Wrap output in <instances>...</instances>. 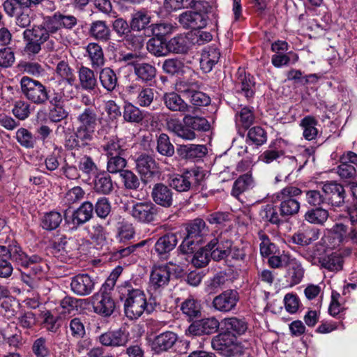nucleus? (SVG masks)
Returning a JSON list of instances; mask_svg holds the SVG:
<instances>
[{
	"label": "nucleus",
	"mask_w": 357,
	"mask_h": 357,
	"mask_svg": "<svg viewBox=\"0 0 357 357\" xmlns=\"http://www.w3.org/2000/svg\"><path fill=\"white\" fill-rule=\"evenodd\" d=\"M134 74L144 83L151 82L156 76L157 70L149 63H133Z\"/></svg>",
	"instance_id": "nucleus-32"
},
{
	"label": "nucleus",
	"mask_w": 357,
	"mask_h": 357,
	"mask_svg": "<svg viewBox=\"0 0 357 357\" xmlns=\"http://www.w3.org/2000/svg\"><path fill=\"white\" fill-rule=\"evenodd\" d=\"M157 151L162 155L172 157L175 153L174 146L171 143L169 136L161 133L157 138Z\"/></svg>",
	"instance_id": "nucleus-50"
},
{
	"label": "nucleus",
	"mask_w": 357,
	"mask_h": 357,
	"mask_svg": "<svg viewBox=\"0 0 357 357\" xmlns=\"http://www.w3.org/2000/svg\"><path fill=\"white\" fill-rule=\"evenodd\" d=\"M162 100L166 107L172 112H179L184 114L190 112L192 109V107L188 105L176 92L165 93Z\"/></svg>",
	"instance_id": "nucleus-26"
},
{
	"label": "nucleus",
	"mask_w": 357,
	"mask_h": 357,
	"mask_svg": "<svg viewBox=\"0 0 357 357\" xmlns=\"http://www.w3.org/2000/svg\"><path fill=\"white\" fill-rule=\"evenodd\" d=\"M99 80L102 88L107 92L114 91L119 86L116 73L109 67L101 69L99 73Z\"/></svg>",
	"instance_id": "nucleus-31"
},
{
	"label": "nucleus",
	"mask_w": 357,
	"mask_h": 357,
	"mask_svg": "<svg viewBox=\"0 0 357 357\" xmlns=\"http://www.w3.org/2000/svg\"><path fill=\"white\" fill-rule=\"evenodd\" d=\"M119 292L120 298L124 299V312L129 319H137L146 312V295L143 291L126 282L119 287Z\"/></svg>",
	"instance_id": "nucleus-2"
},
{
	"label": "nucleus",
	"mask_w": 357,
	"mask_h": 357,
	"mask_svg": "<svg viewBox=\"0 0 357 357\" xmlns=\"http://www.w3.org/2000/svg\"><path fill=\"white\" fill-rule=\"evenodd\" d=\"M98 121V116L96 108L85 107L77 117L78 126L76 129L93 141Z\"/></svg>",
	"instance_id": "nucleus-9"
},
{
	"label": "nucleus",
	"mask_w": 357,
	"mask_h": 357,
	"mask_svg": "<svg viewBox=\"0 0 357 357\" xmlns=\"http://www.w3.org/2000/svg\"><path fill=\"white\" fill-rule=\"evenodd\" d=\"M130 334L125 328L108 331L98 337L100 343L105 347H126L129 342Z\"/></svg>",
	"instance_id": "nucleus-15"
},
{
	"label": "nucleus",
	"mask_w": 357,
	"mask_h": 357,
	"mask_svg": "<svg viewBox=\"0 0 357 357\" xmlns=\"http://www.w3.org/2000/svg\"><path fill=\"white\" fill-rule=\"evenodd\" d=\"M153 203L157 206L170 208L174 204V192L172 188L162 183L155 184L151 193Z\"/></svg>",
	"instance_id": "nucleus-16"
},
{
	"label": "nucleus",
	"mask_w": 357,
	"mask_h": 357,
	"mask_svg": "<svg viewBox=\"0 0 357 357\" xmlns=\"http://www.w3.org/2000/svg\"><path fill=\"white\" fill-rule=\"evenodd\" d=\"M171 271L168 266H159L153 268L150 275V287L158 291L165 287L169 282Z\"/></svg>",
	"instance_id": "nucleus-20"
},
{
	"label": "nucleus",
	"mask_w": 357,
	"mask_h": 357,
	"mask_svg": "<svg viewBox=\"0 0 357 357\" xmlns=\"http://www.w3.org/2000/svg\"><path fill=\"white\" fill-rule=\"evenodd\" d=\"M226 331H231L234 334L243 335L248 330V323L245 318L235 317L225 318L223 319Z\"/></svg>",
	"instance_id": "nucleus-42"
},
{
	"label": "nucleus",
	"mask_w": 357,
	"mask_h": 357,
	"mask_svg": "<svg viewBox=\"0 0 357 357\" xmlns=\"http://www.w3.org/2000/svg\"><path fill=\"white\" fill-rule=\"evenodd\" d=\"M279 199L281 201L279 209L282 218L291 216L298 212L300 204L295 199L288 198Z\"/></svg>",
	"instance_id": "nucleus-52"
},
{
	"label": "nucleus",
	"mask_w": 357,
	"mask_h": 357,
	"mask_svg": "<svg viewBox=\"0 0 357 357\" xmlns=\"http://www.w3.org/2000/svg\"><path fill=\"white\" fill-rule=\"evenodd\" d=\"M112 29L122 39L126 37L130 31H132L130 23L122 17L117 18L112 22Z\"/></svg>",
	"instance_id": "nucleus-63"
},
{
	"label": "nucleus",
	"mask_w": 357,
	"mask_h": 357,
	"mask_svg": "<svg viewBox=\"0 0 357 357\" xmlns=\"http://www.w3.org/2000/svg\"><path fill=\"white\" fill-rule=\"evenodd\" d=\"M220 57V52L216 47H209L202 54L200 65L203 70L210 72Z\"/></svg>",
	"instance_id": "nucleus-40"
},
{
	"label": "nucleus",
	"mask_w": 357,
	"mask_h": 357,
	"mask_svg": "<svg viewBox=\"0 0 357 357\" xmlns=\"http://www.w3.org/2000/svg\"><path fill=\"white\" fill-rule=\"evenodd\" d=\"M206 148L201 144H181L176 149V153L182 159L193 160L201 158L206 153Z\"/></svg>",
	"instance_id": "nucleus-28"
},
{
	"label": "nucleus",
	"mask_w": 357,
	"mask_h": 357,
	"mask_svg": "<svg viewBox=\"0 0 357 357\" xmlns=\"http://www.w3.org/2000/svg\"><path fill=\"white\" fill-rule=\"evenodd\" d=\"M284 267L286 268L285 278L289 282L290 286L292 287L300 283L304 275V270L301 263L295 258L290 257Z\"/></svg>",
	"instance_id": "nucleus-29"
},
{
	"label": "nucleus",
	"mask_w": 357,
	"mask_h": 357,
	"mask_svg": "<svg viewBox=\"0 0 357 357\" xmlns=\"http://www.w3.org/2000/svg\"><path fill=\"white\" fill-rule=\"evenodd\" d=\"M69 332L71 337L75 340H82L86 337L85 325L80 318L75 317L70 321Z\"/></svg>",
	"instance_id": "nucleus-57"
},
{
	"label": "nucleus",
	"mask_w": 357,
	"mask_h": 357,
	"mask_svg": "<svg viewBox=\"0 0 357 357\" xmlns=\"http://www.w3.org/2000/svg\"><path fill=\"white\" fill-rule=\"evenodd\" d=\"M211 347L225 356H232L239 351L237 337L231 331H225L214 336L211 340Z\"/></svg>",
	"instance_id": "nucleus-6"
},
{
	"label": "nucleus",
	"mask_w": 357,
	"mask_h": 357,
	"mask_svg": "<svg viewBox=\"0 0 357 357\" xmlns=\"http://www.w3.org/2000/svg\"><path fill=\"white\" fill-rule=\"evenodd\" d=\"M62 221L61 215L56 211H51L45 213L41 220V226L46 230L56 229Z\"/></svg>",
	"instance_id": "nucleus-53"
},
{
	"label": "nucleus",
	"mask_w": 357,
	"mask_h": 357,
	"mask_svg": "<svg viewBox=\"0 0 357 357\" xmlns=\"http://www.w3.org/2000/svg\"><path fill=\"white\" fill-rule=\"evenodd\" d=\"M204 174L198 168L185 170L181 174H176L169 179V185L178 192H187L191 189L197 190Z\"/></svg>",
	"instance_id": "nucleus-4"
},
{
	"label": "nucleus",
	"mask_w": 357,
	"mask_h": 357,
	"mask_svg": "<svg viewBox=\"0 0 357 357\" xmlns=\"http://www.w3.org/2000/svg\"><path fill=\"white\" fill-rule=\"evenodd\" d=\"M162 68L166 74L172 76L183 75L186 73V70H190L181 60L178 59H165L162 63Z\"/></svg>",
	"instance_id": "nucleus-38"
},
{
	"label": "nucleus",
	"mask_w": 357,
	"mask_h": 357,
	"mask_svg": "<svg viewBox=\"0 0 357 357\" xmlns=\"http://www.w3.org/2000/svg\"><path fill=\"white\" fill-rule=\"evenodd\" d=\"M123 119L127 122L139 123L144 117L138 107L131 103H128L124 106Z\"/></svg>",
	"instance_id": "nucleus-59"
},
{
	"label": "nucleus",
	"mask_w": 357,
	"mask_h": 357,
	"mask_svg": "<svg viewBox=\"0 0 357 357\" xmlns=\"http://www.w3.org/2000/svg\"><path fill=\"white\" fill-rule=\"evenodd\" d=\"M21 89L26 98L38 105H45L50 100V91L38 80L23 77L20 82Z\"/></svg>",
	"instance_id": "nucleus-5"
},
{
	"label": "nucleus",
	"mask_w": 357,
	"mask_h": 357,
	"mask_svg": "<svg viewBox=\"0 0 357 357\" xmlns=\"http://www.w3.org/2000/svg\"><path fill=\"white\" fill-rule=\"evenodd\" d=\"M56 74L63 79H65L68 84L73 85L75 81L73 70L70 68L67 62L61 61L58 63L56 68Z\"/></svg>",
	"instance_id": "nucleus-62"
},
{
	"label": "nucleus",
	"mask_w": 357,
	"mask_h": 357,
	"mask_svg": "<svg viewBox=\"0 0 357 357\" xmlns=\"http://www.w3.org/2000/svg\"><path fill=\"white\" fill-rule=\"evenodd\" d=\"M111 211V203L109 199L105 197L98 198L93 204V213L102 220H105L110 214Z\"/></svg>",
	"instance_id": "nucleus-54"
},
{
	"label": "nucleus",
	"mask_w": 357,
	"mask_h": 357,
	"mask_svg": "<svg viewBox=\"0 0 357 357\" xmlns=\"http://www.w3.org/2000/svg\"><path fill=\"white\" fill-rule=\"evenodd\" d=\"M254 187V180L251 174L240 176L234 183L231 195L239 199V196Z\"/></svg>",
	"instance_id": "nucleus-34"
},
{
	"label": "nucleus",
	"mask_w": 357,
	"mask_h": 357,
	"mask_svg": "<svg viewBox=\"0 0 357 357\" xmlns=\"http://www.w3.org/2000/svg\"><path fill=\"white\" fill-rule=\"evenodd\" d=\"M94 190L102 195H109L114 190L111 176L106 172L97 174L94 179Z\"/></svg>",
	"instance_id": "nucleus-35"
},
{
	"label": "nucleus",
	"mask_w": 357,
	"mask_h": 357,
	"mask_svg": "<svg viewBox=\"0 0 357 357\" xmlns=\"http://www.w3.org/2000/svg\"><path fill=\"white\" fill-rule=\"evenodd\" d=\"M161 208L151 202H136L130 213L139 222L149 224L158 220Z\"/></svg>",
	"instance_id": "nucleus-8"
},
{
	"label": "nucleus",
	"mask_w": 357,
	"mask_h": 357,
	"mask_svg": "<svg viewBox=\"0 0 357 357\" xmlns=\"http://www.w3.org/2000/svg\"><path fill=\"white\" fill-rule=\"evenodd\" d=\"M81 88L88 91L95 90L98 82L93 70L85 66H81L78 71Z\"/></svg>",
	"instance_id": "nucleus-33"
},
{
	"label": "nucleus",
	"mask_w": 357,
	"mask_h": 357,
	"mask_svg": "<svg viewBox=\"0 0 357 357\" xmlns=\"http://www.w3.org/2000/svg\"><path fill=\"white\" fill-rule=\"evenodd\" d=\"M260 216L264 222L278 227L284 222V220L280 218V213H278V208L271 204L266 205L261 210Z\"/></svg>",
	"instance_id": "nucleus-44"
},
{
	"label": "nucleus",
	"mask_w": 357,
	"mask_h": 357,
	"mask_svg": "<svg viewBox=\"0 0 357 357\" xmlns=\"http://www.w3.org/2000/svg\"><path fill=\"white\" fill-rule=\"evenodd\" d=\"M210 15L215 19L213 8L206 13L205 10H188L181 13L178 17V22L184 29H201L207 25Z\"/></svg>",
	"instance_id": "nucleus-7"
},
{
	"label": "nucleus",
	"mask_w": 357,
	"mask_h": 357,
	"mask_svg": "<svg viewBox=\"0 0 357 357\" xmlns=\"http://www.w3.org/2000/svg\"><path fill=\"white\" fill-rule=\"evenodd\" d=\"M347 213L352 225L350 232L347 233V227L343 224L337 223L333 231L324 235L314 248V259H317L321 268L332 272L341 271L343 268V258L340 253L332 252L331 250L349 240L353 243H357V203L353 208H349Z\"/></svg>",
	"instance_id": "nucleus-1"
},
{
	"label": "nucleus",
	"mask_w": 357,
	"mask_h": 357,
	"mask_svg": "<svg viewBox=\"0 0 357 357\" xmlns=\"http://www.w3.org/2000/svg\"><path fill=\"white\" fill-rule=\"evenodd\" d=\"M102 149L105 152L107 157L126 155L127 150L125 148V144L122 139L115 137L109 139V141L102 146Z\"/></svg>",
	"instance_id": "nucleus-41"
},
{
	"label": "nucleus",
	"mask_w": 357,
	"mask_h": 357,
	"mask_svg": "<svg viewBox=\"0 0 357 357\" xmlns=\"http://www.w3.org/2000/svg\"><path fill=\"white\" fill-rule=\"evenodd\" d=\"M186 236L179 246L183 254H193L203 243L208 234V228L202 218H195L185 225Z\"/></svg>",
	"instance_id": "nucleus-3"
},
{
	"label": "nucleus",
	"mask_w": 357,
	"mask_h": 357,
	"mask_svg": "<svg viewBox=\"0 0 357 357\" xmlns=\"http://www.w3.org/2000/svg\"><path fill=\"white\" fill-rule=\"evenodd\" d=\"M130 23L133 32L143 31L146 36L151 24L150 12L144 8L136 10L131 15Z\"/></svg>",
	"instance_id": "nucleus-22"
},
{
	"label": "nucleus",
	"mask_w": 357,
	"mask_h": 357,
	"mask_svg": "<svg viewBox=\"0 0 357 357\" xmlns=\"http://www.w3.org/2000/svg\"><path fill=\"white\" fill-rule=\"evenodd\" d=\"M219 326L220 323L216 318H205L193 321L189 326L188 331L190 334L196 336L209 335L216 332Z\"/></svg>",
	"instance_id": "nucleus-19"
},
{
	"label": "nucleus",
	"mask_w": 357,
	"mask_h": 357,
	"mask_svg": "<svg viewBox=\"0 0 357 357\" xmlns=\"http://www.w3.org/2000/svg\"><path fill=\"white\" fill-rule=\"evenodd\" d=\"M126 189L137 190L140 186V180L132 171L126 169L120 174Z\"/></svg>",
	"instance_id": "nucleus-61"
},
{
	"label": "nucleus",
	"mask_w": 357,
	"mask_h": 357,
	"mask_svg": "<svg viewBox=\"0 0 357 357\" xmlns=\"http://www.w3.org/2000/svg\"><path fill=\"white\" fill-rule=\"evenodd\" d=\"M319 187L325 195L326 201L332 206H340L344 202L345 191L341 184L331 181L317 183V188Z\"/></svg>",
	"instance_id": "nucleus-12"
},
{
	"label": "nucleus",
	"mask_w": 357,
	"mask_h": 357,
	"mask_svg": "<svg viewBox=\"0 0 357 357\" xmlns=\"http://www.w3.org/2000/svg\"><path fill=\"white\" fill-rule=\"evenodd\" d=\"M53 26L52 30L57 33L59 30L66 29L72 31L77 25L78 20L76 17L72 15H65L60 11L54 13L52 15L48 16Z\"/></svg>",
	"instance_id": "nucleus-23"
},
{
	"label": "nucleus",
	"mask_w": 357,
	"mask_h": 357,
	"mask_svg": "<svg viewBox=\"0 0 357 357\" xmlns=\"http://www.w3.org/2000/svg\"><path fill=\"white\" fill-rule=\"evenodd\" d=\"M136 167L141 176V180L146 185L159 176L155 160L150 155L143 154L136 160Z\"/></svg>",
	"instance_id": "nucleus-10"
},
{
	"label": "nucleus",
	"mask_w": 357,
	"mask_h": 357,
	"mask_svg": "<svg viewBox=\"0 0 357 357\" xmlns=\"http://www.w3.org/2000/svg\"><path fill=\"white\" fill-rule=\"evenodd\" d=\"M238 92L243 93L247 99L253 97L255 94V82L250 74H246L243 70H238V78L236 84Z\"/></svg>",
	"instance_id": "nucleus-27"
},
{
	"label": "nucleus",
	"mask_w": 357,
	"mask_h": 357,
	"mask_svg": "<svg viewBox=\"0 0 357 357\" xmlns=\"http://www.w3.org/2000/svg\"><path fill=\"white\" fill-rule=\"evenodd\" d=\"M240 296L235 289H227L216 296L213 300V307L221 312H229L235 310Z\"/></svg>",
	"instance_id": "nucleus-11"
},
{
	"label": "nucleus",
	"mask_w": 357,
	"mask_h": 357,
	"mask_svg": "<svg viewBox=\"0 0 357 357\" xmlns=\"http://www.w3.org/2000/svg\"><path fill=\"white\" fill-rule=\"evenodd\" d=\"M183 122L194 132H206L211 128V125L208 120L204 117L199 116L186 114L183 119Z\"/></svg>",
	"instance_id": "nucleus-39"
},
{
	"label": "nucleus",
	"mask_w": 357,
	"mask_h": 357,
	"mask_svg": "<svg viewBox=\"0 0 357 357\" xmlns=\"http://www.w3.org/2000/svg\"><path fill=\"white\" fill-rule=\"evenodd\" d=\"M18 143L26 149H33L36 143V137L27 129L21 128L16 132Z\"/></svg>",
	"instance_id": "nucleus-58"
},
{
	"label": "nucleus",
	"mask_w": 357,
	"mask_h": 357,
	"mask_svg": "<svg viewBox=\"0 0 357 357\" xmlns=\"http://www.w3.org/2000/svg\"><path fill=\"white\" fill-rule=\"evenodd\" d=\"M127 165L125 155L109 156L107 157V169L111 174H120L124 172L123 169Z\"/></svg>",
	"instance_id": "nucleus-56"
},
{
	"label": "nucleus",
	"mask_w": 357,
	"mask_h": 357,
	"mask_svg": "<svg viewBox=\"0 0 357 357\" xmlns=\"http://www.w3.org/2000/svg\"><path fill=\"white\" fill-rule=\"evenodd\" d=\"M90 239L98 245L102 246L107 242V232L104 227L99 223H94L87 228Z\"/></svg>",
	"instance_id": "nucleus-48"
},
{
	"label": "nucleus",
	"mask_w": 357,
	"mask_h": 357,
	"mask_svg": "<svg viewBox=\"0 0 357 357\" xmlns=\"http://www.w3.org/2000/svg\"><path fill=\"white\" fill-rule=\"evenodd\" d=\"M178 339L177 335L171 331H167L155 337L151 348L155 353L160 354L167 351L175 344Z\"/></svg>",
	"instance_id": "nucleus-24"
},
{
	"label": "nucleus",
	"mask_w": 357,
	"mask_h": 357,
	"mask_svg": "<svg viewBox=\"0 0 357 357\" xmlns=\"http://www.w3.org/2000/svg\"><path fill=\"white\" fill-rule=\"evenodd\" d=\"M94 312L102 317H107L115 310V303L107 292H99L93 296L92 302Z\"/></svg>",
	"instance_id": "nucleus-18"
},
{
	"label": "nucleus",
	"mask_w": 357,
	"mask_h": 357,
	"mask_svg": "<svg viewBox=\"0 0 357 357\" xmlns=\"http://www.w3.org/2000/svg\"><path fill=\"white\" fill-rule=\"evenodd\" d=\"M168 126L177 137L185 140H192L196 138L195 132L184 123L182 124L178 121H172L169 123Z\"/></svg>",
	"instance_id": "nucleus-47"
},
{
	"label": "nucleus",
	"mask_w": 357,
	"mask_h": 357,
	"mask_svg": "<svg viewBox=\"0 0 357 357\" xmlns=\"http://www.w3.org/2000/svg\"><path fill=\"white\" fill-rule=\"evenodd\" d=\"M231 240L222 236L215 237L207 244V249L210 252V257L215 261L225 260L229 257V249L232 245Z\"/></svg>",
	"instance_id": "nucleus-14"
},
{
	"label": "nucleus",
	"mask_w": 357,
	"mask_h": 357,
	"mask_svg": "<svg viewBox=\"0 0 357 357\" xmlns=\"http://www.w3.org/2000/svg\"><path fill=\"white\" fill-rule=\"evenodd\" d=\"M255 116L253 111L248 107H244L237 112L236 114V122L238 126L244 128V132H242L239 130L238 132L241 136H244L245 132L248 130L254 123Z\"/></svg>",
	"instance_id": "nucleus-37"
},
{
	"label": "nucleus",
	"mask_w": 357,
	"mask_h": 357,
	"mask_svg": "<svg viewBox=\"0 0 357 357\" xmlns=\"http://www.w3.org/2000/svg\"><path fill=\"white\" fill-rule=\"evenodd\" d=\"M186 98L188 99L193 105L198 107L207 106L211 102V98L208 95L197 89H194Z\"/></svg>",
	"instance_id": "nucleus-64"
},
{
	"label": "nucleus",
	"mask_w": 357,
	"mask_h": 357,
	"mask_svg": "<svg viewBox=\"0 0 357 357\" xmlns=\"http://www.w3.org/2000/svg\"><path fill=\"white\" fill-rule=\"evenodd\" d=\"M169 53L185 54L189 50V40L185 36L178 35L167 41Z\"/></svg>",
	"instance_id": "nucleus-43"
},
{
	"label": "nucleus",
	"mask_w": 357,
	"mask_h": 357,
	"mask_svg": "<svg viewBox=\"0 0 357 357\" xmlns=\"http://www.w3.org/2000/svg\"><path fill=\"white\" fill-rule=\"evenodd\" d=\"M91 141L89 137L75 129L74 133L66 137L65 146L69 150H79L89 146Z\"/></svg>",
	"instance_id": "nucleus-36"
},
{
	"label": "nucleus",
	"mask_w": 357,
	"mask_h": 357,
	"mask_svg": "<svg viewBox=\"0 0 357 357\" xmlns=\"http://www.w3.org/2000/svg\"><path fill=\"white\" fill-rule=\"evenodd\" d=\"M52 29L50 20L47 16L44 17L40 24L34 26L31 29H25L23 36L24 40H33L43 44L49 39L51 34L56 33L54 30H52Z\"/></svg>",
	"instance_id": "nucleus-13"
},
{
	"label": "nucleus",
	"mask_w": 357,
	"mask_h": 357,
	"mask_svg": "<svg viewBox=\"0 0 357 357\" xmlns=\"http://www.w3.org/2000/svg\"><path fill=\"white\" fill-rule=\"evenodd\" d=\"M157 91L153 88L143 86L139 89L136 102L140 107H146L157 100Z\"/></svg>",
	"instance_id": "nucleus-46"
},
{
	"label": "nucleus",
	"mask_w": 357,
	"mask_h": 357,
	"mask_svg": "<svg viewBox=\"0 0 357 357\" xmlns=\"http://www.w3.org/2000/svg\"><path fill=\"white\" fill-rule=\"evenodd\" d=\"M86 52L93 67H100L105 63L102 47L97 43H91L87 45Z\"/></svg>",
	"instance_id": "nucleus-49"
},
{
	"label": "nucleus",
	"mask_w": 357,
	"mask_h": 357,
	"mask_svg": "<svg viewBox=\"0 0 357 357\" xmlns=\"http://www.w3.org/2000/svg\"><path fill=\"white\" fill-rule=\"evenodd\" d=\"M94 284L93 280L88 274H78L72 278L70 287L75 294L86 296L92 292Z\"/></svg>",
	"instance_id": "nucleus-21"
},
{
	"label": "nucleus",
	"mask_w": 357,
	"mask_h": 357,
	"mask_svg": "<svg viewBox=\"0 0 357 357\" xmlns=\"http://www.w3.org/2000/svg\"><path fill=\"white\" fill-rule=\"evenodd\" d=\"M200 305L194 299H187L182 304L181 310L190 319L201 316Z\"/></svg>",
	"instance_id": "nucleus-60"
},
{
	"label": "nucleus",
	"mask_w": 357,
	"mask_h": 357,
	"mask_svg": "<svg viewBox=\"0 0 357 357\" xmlns=\"http://www.w3.org/2000/svg\"><path fill=\"white\" fill-rule=\"evenodd\" d=\"M146 48L149 53L158 57L169 54L167 42L160 38H151L147 43Z\"/></svg>",
	"instance_id": "nucleus-45"
},
{
	"label": "nucleus",
	"mask_w": 357,
	"mask_h": 357,
	"mask_svg": "<svg viewBox=\"0 0 357 357\" xmlns=\"http://www.w3.org/2000/svg\"><path fill=\"white\" fill-rule=\"evenodd\" d=\"M89 34L94 39L107 42L111 38V31L105 21L97 20L91 24Z\"/></svg>",
	"instance_id": "nucleus-30"
},
{
	"label": "nucleus",
	"mask_w": 357,
	"mask_h": 357,
	"mask_svg": "<svg viewBox=\"0 0 357 357\" xmlns=\"http://www.w3.org/2000/svg\"><path fill=\"white\" fill-rule=\"evenodd\" d=\"M191 258V263L197 268H202L208 264L212 258L210 257V252L207 249L206 245L196 252H193Z\"/></svg>",
	"instance_id": "nucleus-55"
},
{
	"label": "nucleus",
	"mask_w": 357,
	"mask_h": 357,
	"mask_svg": "<svg viewBox=\"0 0 357 357\" xmlns=\"http://www.w3.org/2000/svg\"><path fill=\"white\" fill-rule=\"evenodd\" d=\"M267 141V134L261 126H254L250 128L247 133L246 142H251L256 146H261Z\"/></svg>",
	"instance_id": "nucleus-51"
},
{
	"label": "nucleus",
	"mask_w": 357,
	"mask_h": 357,
	"mask_svg": "<svg viewBox=\"0 0 357 357\" xmlns=\"http://www.w3.org/2000/svg\"><path fill=\"white\" fill-rule=\"evenodd\" d=\"M93 217V204L89 201H86L73 212L71 221L77 228L89 222Z\"/></svg>",
	"instance_id": "nucleus-25"
},
{
	"label": "nucleus",
	"mask_w": 357,
	"mask_h": 357,
	"mask_svg": "<svg viewBox=\"0 0 357 357\" xmlns=\"http://www.w3.org/2000/svg\"><path fill=\"white\" fill-rule=\"evenodd\" d=\"M178 243L177 235L175 233H167L160 236L155 242L153 254L163 260H167L170 252L176 248Z\"/></svg>",
	"instance_id": "nucleus-17"
}]
</instances>
